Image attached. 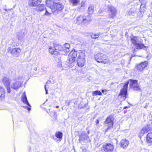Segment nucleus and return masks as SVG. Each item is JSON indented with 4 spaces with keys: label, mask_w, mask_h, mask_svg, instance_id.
Instances as JSON below:
<instances>
[{
    "label": "nucleus",
    "mask_w": 152,
    "mask_h": 152,
    "mask_svg": "<svg viewBox=\"0 0 152 152\" xmlns=\"http://www.w3.org/2000/svg\"><path fill=\"white\" fill-rule=\"evenodd\" d=\"M127 13L129 16H134L136 14L135 10L133 9H130L128 10Z\"/></svg>",
    "instance_id": "22"
},
{
    "label": "nucleus",
    "mask_w": 152,
    "mask_h": 152,
    "mask_svg": "<svg viewBox=\"0 0 152 152\" xmlns=\"http://www.w3.org/2000/svg\"><path fill=\"white\" fill-rule=\"evenodd\" d=\"M85 3L84 1H82L81 3V7H83L84 8L85 6Z\"/></svg>",
    "instance_id": "38"
},
{
    "label": "nucleus",
    "mask_w": 152,
    "mask_h": 152,
    "mask_svg": "<svg viewBox=\"0 0 152 152\" xmlns=\"http://www.w3.org/2000/svg\"><path fill=\"white\" fill-rule=\"evenodd\" d=\"M86 20V19L84 18L83 20V21L82 23H83V24H87L89 21H88Z\"/></svg>",
    "instance_id": "37"
},
{
    "label": "nucleus",
    "mask_w": 152,
    "mask_h": 152,
    "mask_svg": "<svg viewBox=\"0 0 152 152\" xmlns=\"http://www.w3.org/2000/svg\"><path fill=\"white\" fill-rule=\"evenodd\" d=\"M129 84V86L131 88L135 91H139L140 88L139 85L137 83V80L130 79L125 83L123 88L120 91L118 96L121 97L123 100H125L127 97L128 95L127 88Z\"/></svg>",
    "instance_id": "1"
},
{
    "label": "nucleus",
    "mask_w": 152,
    "mask_h": 152,
    "mask_svg": "<svg viewBox=\"0 0 152 152\" xmlns=\"http://www.w3.org/2000/svg\"><path fill=\"white\" fill-rule=\"evenodd\" d=\"M49 52L51 54H55V53H56L55 52V48H54V47L53 48L50 47L49 48Z\"/></svg>",
    "instance_id": "34"
},
{
    "label": "nucleus",
    "mask_w": 152,
    "mask_h": 152,
    "mask_svg": "<svg viewBox=\"0 0 152 152\" xmlns=\"http://www.w3.org/2000/svg\"><path fill=\"white\" fill-rule=\"evenodd\" d=\"M2 81L4 85L6 87L8 93H10V80L9 78L5 77L3 79Z\"/></svg>",
    "instance_id": "10"
},
{
    "label": "nucleus",
    "mask_w": 152,
    "mask_h": 152,
    "mask_svg": "<svg viewBox=\"0 0 152 152\" xmlns=\"http://www.w3.org/2000/svg\"><path fill=\"white\" fill-rule=\"evenodd\" d=\"M85 51L79 50L78 52V56L77 60V64L79 67H82L85 64Z\"/></svg>",
    "instance_id": "3"
},
{
    "label": "nucleus",
    "mask_w": 152,
    "mask_h": 152,
    "mask_svg": "<svg viewBox=\"0 0 152 152\" xmlns=\"http://www.w3.org/2000/svg\"><path fill=\"white\" fill-rule=\"evenodd\" d=\"M7 51L9 53L17 56L20 53L21 50L20 48H16L12 49L11 47H9L7 49Z\"/></svg>",
    "instance_id": "9"
},
{
    "label": "nucleus",
    "mask_w": 152,
    "mask_h": 152,
    "mask_svg": "<svg viewBox=\"0 0 152 152\" xmlns=\"http://www.w3.org/2000/svg\"><path fill=\"white\" fill-rule=\"evenodd\" d=\"M127 107H124V109H125L126 108H127Z\"/></svg>",
    "instance_id": "49"
},
{
    "label": "nucleus",
    "mask_w": 152,
    "mask_h": 152,
    "mask_svg": "<svg viewBox=\"0 0 152 152\" xmlns=\"http://www.w3.org/2000/svg\"><path fill=\"white\" fill-rule=\"evenodd\" d=\"M37 67H34V68L33 70L35 71H36L37 70Z\"/></svg>",
    "instance_id": "44"
},
{
    "label": "nucleus",
    "mask_w": 152,
    "mask_h": 152,
    "mask_svg": "<svg viewBox=\"0 0 152 152\" xmlns=\"http://www.w3.org/2000/svg\"><path fill=\"white\" fill-rule=\"evenodd\" d=\"M100 34V33H98L96 34L91 33V34L90 36H91V38L92 39H96L99 37Z\"/></svg>",
    "instance_id": "25"
},
{
    "label": "nucleus",
    "mask_w": 152,
    "mask_h": 152,
    "mask_svg": "<svg viewBox=\"0 0 152 152\" xmlns=\"http://www.w3.org/2000/svg\"><path fill=\"white\" fill-rule=\"evenodd\" d=\"M146 107H147V106H145L144 107V108H145L146 109Z\"/></svg>",
    "instance_id": "48"
},
{
    "label": "nucleus",
    "mask_w": 152,
    "mask_h": 152,
    "mask_svg": "<svg viewBox=\"0 0 152 152\" xmlns=\"http://www.w3.org/2000/svg\"><path fill=\"white\" fill-rule=\"evenodd\" d=\"M96 124H98L99 123V121L98 120H97L96 121Z\"/></svg>",
    "instance_id": "45"
},
{
    "label": "nucleus",
    "mask_w": 152,
    "mask_h": 152,
    "mask_svg": "<svg viewBox=\"0 0 152 152\" xmlns=\"http://www.w3.org/2000/svg\"><path fill=\"white\" fill-rule=\"evenodd\" d=\"M114 118L113 116L112 115H109L106 118L104 123L108 124L109 126L113 127V124Z\"/></svg>",
    "instance_id": "12"
},
{
    "label": "nucleus",
    "mask_w": 152,
    "mask_h": 152,
    "mask_svg": "<svg viewBox=\"0 0 152 152\" xmlns=\"http://www.w3.org/2000/svg\"><path fill=\"white\" fill-rule=\"evenodd\" d=\"M21 83L17 78L14 79L11 81L10 87L15 90L21 86Z\"/></svg>",
    "instance_id": "7"
},
{
    "label": "nucleus",
    "mask_w": 152,
    "mask_h": 152,
    "mask_svg": "<svg viewBox=\"0 0 152 152\" xmlns=\"http://www.w3.org/2000/svg\"><path fill=\"white\" fill-rule=\"evenodd\" d=\"M5 91L4 88L0 86V100H2L4 98Z\"/></svg>",
    "instance_id": "17"
},
{
    "label": "nucleus",
    "mask_w": 152,
    "mask_h": 152,
    "mask_svg": "<svg viewBox=\"0 0 152 152\" xmlns=\"http://www.w3.org/2000/svg\"><path fill=\"white\" fill-rule=\"evenodd\" d=\"M46 86V85H45V90L46 94H48V90L47 89Z\"/></svg>",
    "instance_id": "42"
},
{
    "label": "nucleus",
    "mask_w": 152,
    "mask_h": 152,
    "mask_svg": "<svg viewBox=\"0 0 152 152\" xmlns=\"http://www.w3.org/2000/svg\"><path fill=\"white\" fill-rule=\"evenodd\" d=\"M41 2V0H29L28 5L30 7H35L37 6Z\"/></svg>",
    "instance_id": "11"
},
{
    "label": "nucleus",
    "mask_w": 152,
    "mask_h": 152,
    "mask_svg": "<svg viewBox=\"0 0 152 152\" xmlns=\"http://www.w3.org/2000/svg\"><path fill=\"white\" fill-rule=\"evenodd\" d=\"M56 136L59 139H61L62 138L63 136V134L62 132H57L55 134Z\"/></svg>",
    "instance_id": "28"
},
{
    "label": "nucleus",
    "mask_w": 152,
    "mask_h": 152,
    "mask_svg": "<svg viewBox=\"0 0 152 152\" xmlns=\"http://www.w3.org/2000/svg\"><path fill=\"white\" fill-rule=\"evenodd\" d=\"M4 10H5V11L6 12H8V11H10L11 10V9H6V8H4Z\"/></svg>",
    "instance_id": "41"
},
{
    "label": "nucleus",
    "mask_w": 152,
    "mask_h": 152,
    "mask_svg": "<svg viewBox=\"0 0 152 152\" xmlns=\"http://www.w3.org/2000/svg\"><path fill=\"white\" fill-rule=\"evenodd\" d=\"M46 6L50 7L53 13H57L58 11L62 10L64 8L63 4L59 2H55L50 1H46Z\"/></svg>",
    "instance_id": "2"
},
{
    "label": "nucleus",
    "mask_w": 152,
    "mask_h": 152,
    "mask_svg": "<svg viewBox=\"0 0 152 152\" xmlns=\"http://www.w3.org/2000/svg\"><path fill=\"white\" fill-rule=\"evenodd\" d=\"M109 14L108 17L110 18H113L116 15V10L113 6H108V7Z\"/></svg>",
    "instance_id": "8"
},
{
    "label": "nucleus",
    "mask_w": 152,
    "mask_h": 152,
    "mask_svg": "<svg viewBox=\"0 0 152 152\" xmlns=\"http://www.w3.org/2000/svg\"><path fill=\"white\" fill-rule=\"evenodd\" d=\"M84 17V16L83 15L80 16L77 19V23L78 24H80V23H82L83 21V20Z\"/></svg>",
    "instance_id": "26"
},
{
    "label": "nucleus",
    "mask_w": 152,
    "mask_h": 152,
    "mask_svg": "<svg viewBox=\"0 0 152 152\" xmlns=\"http://www.w3.org/2000/svg\"><path fill=\"white\" fill-rule=\"evenodd\" d=\"M22 100L23 102L26 104H27L28 106H29V107H31V106L28 103V101L27 100V97L26 96V95L25 94V92H24L23 95H22V99H21Z\"/></svg>",
    "instance_id": "16"
},
{
    "label": "nucleus",
    "mask_w": 152,
    "mask_h": 152,
    "mask_svg": "<svg viewBox=\"0 0 152 152\" xmlns=\"http://www.w3.org/2000/svg\"><path fill=\"white\" fill-rule=\"evenodd\" d=\"M94 57L95 60L99 63L105 64L107 63L109 61L106 56L102 53H97L95 55Z\"/></svg>",
    "instance_id": "4"
},
{
    "label": "nucleus",
    "mask_w": 152,
    "mask_h": 152,
    "mask_svg": "<svg viewBox=\"0 0 152 152\" xmlns=\"http://www.w3.org/2000/svg\"><path fill=\"white\" fill-rule=\"evenodd\" d=\"M75 61V59L68 56V59L67 60L68 66L70 67H72L74 65Z\"/></svg>",
    "instance_id": "19"
},
{
    "label": "nucleus",
    "mask_w": 152,
    "mask_h": 152,
    "mask_svg": "<svg viewBox=\"0 0 152 152\" xmlns=\"http://www.w3.org/2000/svg\"><path fill=\"white\" fill-rule=\"evenodd\" d=\"M77 51L75 50H73L72 51L69 55V57L75 59L77 55Z\"/></svg>",
    "instance_id": "20"
},
{
    "label": "nucleus",
    "mask_w": 152,
    "mask_h": 152,
    "mask_svg": "<svg viewBox=\"0 0 152 152\" xmlns=\"http://www.w3.org/2000/svg\"><path fill=\"white\" fill-rule=\"evenodd\" d=\"M79 140L81 142L83 141L86 140H87L88 138V136L85 133H83L79 135Z\"/></svg>",
    "instance_id": "14"
},
{
    "label": "nucleus",
    "mask_w": 152,
    "mask_h": 152,
    "mask_svg": "<svg viewBox=\"0 0 152 152\" xmlns=\"http://www.w3.org/2000/svg\"><path fill=\"white\" fill-rule=\"evenodd\" d=\"M102 95L101 92L99 91H92V95L93 96L96 95Z\"/></svg>",
    "instance_id": "30"
},
{
    "label": "nucleus",
    "mask_w": 152,
    "mask_h": 152,
    "mask_svg": "<svg viewBox=\"0 0 152 152\" xmlns=\"http://www.w3.org/2000/svg\"><path fill=\"white\" fill-rule=\"evenodd\" d=\"M55 52L56 53H61L62 52V46L59 45H54Z\"/></svg>",
    "instance_id": "15"
},
{
    "label": "nucleus",
    "mask_w": 152,
    "mask_h": 152,
    "mask_svg": "<svg viewBox=\"0 0 152 152\" xmlns=\"http://www.w3.org/2000/svg\"><path fill=\"white\" fill-rule=\"evenodd\" d=\"M128 144V141L126 139H123L120 142L121 146L123 148L127 147Z\"/></svg>",
    "instance_id": "18"
},
{
    "label": "nucleus",
    "mask_w": 152,
    "mask_h": 152,
    "mask_svg": "<svg viewBox=\"0 0 152 152\" xmlns=\"http://www.w3.org/2000/svg\"><path fill=\"white\" fill-rule=\"evenodd\" d=\"M50 14L49 13L46 9L45 13V15H49Z\"/></svg>",
    "instance_id": "40"
},
{
    "label": "nucleus",
    "mask_w": 152,
    "mask_h": 152,
    "mask_svg": "<svg viewBox=\"0 0 152 152\" xmlns=\"http://www.w3.org/2000/svg\"><path fill=\"white\" fill-rule=\"evenodd\" d=\"M102 92H104V90H102Z\"/></svg>",
    "instance_id": "47"
},
{
    "label": "nucleus",
    "mask_w": 152,
    "mask_h": 152,
    "mask_svg": "<svg viewBox=\"0 0 152 152\" xmlns=\"http://www.w3.org/2000/svg\"><path fill=\"white\" fill-rule=\"evenodd\" d=\"M45 8V6L44 5L41 4L39 6L36 7V9L37 11L41 12Z\"/></svg>",
    "instance_id": "24"
},
{
    "label": "nucleus",
    "mask_w": 152,
    "mask_h": 152,
    "mask_svg": "<svg viewBox=\"0 0 152 152\" xmlns=\"http://www.w3.org/2000/svg\"><path fill=\"white\" fill-rule=\"evenodd\" d=\"M84 18L86 19V20L87 21H90L91 20V17L90 15H87V16H84Z\"/></svg>",
    "instance_id": "35"
},
{
    "label": "nucleus",
    "mask_w": 152,
    "mask_h": 152,
    "mask_svg": "<svg viewBox=\"0 0 152 152\" xmlns=\"http://www.w3.org/2000/svg\"><path fill=\"white\" fill-rule=\"evenodd\" d=\"M150 130V125H147L143 127L141 131V133L142 134L148 132Z\"/></svg>",
    "instance_id": "21"
},
{
    "label": "nucleus",
    "mask_w": 152,
    "mask_h": 152,
    "mask_svg": "<svg viewBox=\"0 0 152 152\" xmlns=\"http://www.w3.org/2000/svg\"><path fill=\"white\" fill-rule=\"evenodd\" d=\"M103 148L105 152H113L114 145L113 144L105 143L103 145Z\"/></svg>",
    "instance_id": "6"
},
{
    "label": "nucleus",
    "mask_w": 152,
    "mask_h": 152,
    "mask_svg": "<svg viewBox=\"0 0 152 152\" xmlns=\"http://www.w3.org/2000/svg\"><path fill=\"white\" fill-rule=\"evenodd\" d=\"M146 141L149 143H152V132L148 133L147 135Z\"/></svg>",
    "instance_id": "23"
},
{
    "label": "nucleus",
    "mask_w": 152,
    "mask_h": 152,
    "mask_svg": "<svg viewBox=\"0 0 152 152\" xmlns=\"http://www.w3.org/2000/svg\"><path fill=\"white\" fill-rule=\"evenodd\" d=\"M62 48H63L62 49V52L61 53V54L65 55L66 54H67L69 52L66 51V48H64V46L63 45L62 46Z\"/></svg>",
    "instance_id": "33"
},
{
    "label": "nucleus",
    "mask_w": 152,
    "mask_h": 152,
    "mask_svg": "<svg viewBox=\"0 0 152 152\" xmlns=\"http://www.w3.org/2000/svg\"><path fill=\"white\" fill-rule=\"evenodd\" d=\"M57 66H58V67H61L62 66V64L61 61V60H60L59 61L58 63Z\"/></svg>",
    "instance_id": "36"
},
{
    "label": "nucleus",
    "mask_w": 152,
    "mask_h": 152,
    "mask_svg": "<svg viewBox=\"0 0 152 152\" xmlns=\"http://www.w3.org/2000/svg\"><path fill=\"white\" fill-rule=\"evenodd\" d=\"M137 37H134L131 39V41L132 43L134 44L135 46L136 49H141L142 48H146V47L143 44L140 43L138 40Z\"/></svg>",
    "instance_id": "5"
},
{
    "label": "nucleus",
    "mask_w": 152,
    "mask_h": 152,
    "mask_svg": "<svg viewBox=\"0 0 152 152\" xmlns=\"http://www.w3.org/2000/svg\"><path fill=\"white\" fill-rule=\"evenodd\" d=\"M148 64V61H145L141 62L137 66V69L140 71L142 70L147 66Z\"/></svg>",
    "instance_id": "13"
},
{
    "label": "nucleus",
    "mask_w": 152,
    "mask_h": 152,
    "mask_svg": "<svg viewBox=\"0 0 152 152\" xmlns=\"http://www.w3.org/2000/svg\"><path fill=\"white\" fill-rule=\"evenodd\" d=\"M112 127H111L110 126H108L107 127V128L105 129V132H107L109 129H110V128H112Z\"/></svg>",
    "instance_id": "39"
},
{
    "label": "nucleus",
    "mask_w": 152,
    "mask_h": 152,
    "mask_svg": "<svg viewBox=\"0 0 152 152\" xmlns=\"http://www.w3.org/2000/svg\"><path fill=\"white\" fill-rule=\"evenodd\" d=\"M70 2L74 6H76L79 2V0H69Z\"/></svg>",
    "instance_id": "31"
},
{
    "label": "nucleus",
    "mask_w": 152,
    "mask_h": 152,
    "mask_svg": "<svg viewBox=\"0 0 152 152\" xmlns=\"http://www.w3.org/2000/svg\"><path fill=\"white\" fill-rule=\"evenodd\" d=\"M59 107V106H56V108H58Z\"/></svg>",
    "instance_id": "46"
},
{
    "label": "nucleus",
    "mask_w": 152,
    "mask_h": 152,
    "mask_svg": "<svg viewBox=\"0 0 152 152\" xmlns=\"http://www.w3.org/2000/svg\"><path fill=\"white\" fill-rule=\"evenodd\" d=\"M63 45L64 46V48H66V52H69V48H70V45L68 43H65V44Z\"/></svg>",
    "instance_id": "32"
},
{
    "label": "nucleus",
    "mask_w": 152,
    "mask_h": 152,
    "mask_svg": "<svg viewBox=\"0 0 152 152\" xmlns=\"http://www.w3.org/2000/svg\"><path fill=\"white\" fill-rule=\"evenodd\" d=\"M94 7L93 5H90L89 6L88 9V12L89 15L92 14L94 12Z\"/></svg>",
    "instance_id": "27"
},
{
    "label": "nucleus",
    "mask_w": 152,
    "mask_h": 152,
    "mask_svg": "<svg viewBox=\"0 0 152 152\" xmlns=\"http://www.w3.org/2000/svg\"><path fill=\"white\" fill-rule=\"evenodd\" d=\"M24 33L21 32L18 33V38L19 40L21 39L24 37Z\"/></svg>",
    "instance_id": "29"
},
{
    "label": "nucleus",
    "mask_w": 152,
    "mask_h": 152,
    "mask_svg": "<svg viewBox=\"0 0 152 152\" xmlns=\"http://www.w3.org/2000/svg\"><path fill=\"white\" fill-rule=\"evenodd\" d=\"M24 107L26 108H27V110L29 111H30L31 109L30 108H29L27 106Z\"/></svg>",
    "instance_id": "43"
}]
</instances>
